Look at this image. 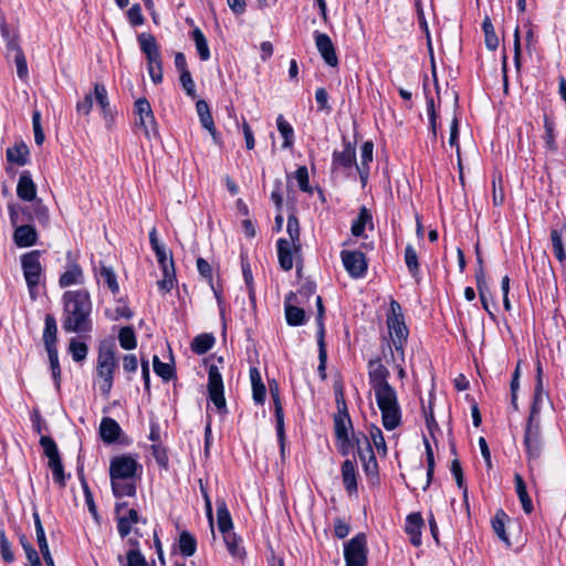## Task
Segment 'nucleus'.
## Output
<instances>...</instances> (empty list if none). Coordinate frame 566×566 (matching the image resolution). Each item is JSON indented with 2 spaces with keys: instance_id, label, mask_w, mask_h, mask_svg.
Instances as JSON below:
<instances>
[{
  "instance_id": "nucleus-1",
  "label": "nucleus",
  "mask_w": 566,
  "mask_h": 566,
  "mask_svg": "<svg viewBox=\"0 0 566 566\" xmlns=\"http://www.w3.org/2000/svg\"><path fill=\"white\" fill-rule=\"evenodd\" d=\"M62 327L65 333L90 334L93 329L91 295L86 289L70 290L62 295Z\"/></svg>"
},
{
  "instance_id": "nucleus-2",
  "label": "nucleus",
  "mask_w": 566,
  "mask_h": 566,
  "mask_svg": "<svg viewBox=\"0 0 566 566\" xmlns=\"http://www.w3.org/2000/svg\"><path fill=\"white\" fill-rule=\"evenodd\" d=\"M142 465L130 455L123 454L111 460L109 476L113 493L116 497L135 496L138 471Z\"/></svg>"
},
{
  "instance_id": "nucleus-3",
  "label": "nucleus",
  "mask_w": 566,
  "mask_h": 566,
  "mask_svg": "<svg viewBox=\"0 0 566 566\" xmlns=\"http://www.w3.org/2000/svg\"><path fill=\"white\" fill-rule=\"evenodd\" d=\"M116 368L115 344L113 342H103L99 345L96 359V381L105 398H108L111 394Z\"/></svg>"
},
{
  "instance_id": "nucleus-4",
  "label": "nucleus",
  "mask_w": 566,
  "mask_h": 566,
  "mask_svg": "<svg viewBox=\"0 0 566 566\" xmlns=\"http://www.w3.org/2000/svg\"><path fill=\"white\" fill-rule=\"evenodd\" d=\"M377 406L381 411L382 426L387 430L396 429L401 422V410L398 397L391 385L374 389Z\"/></svg>"
},
{
  "instance_id": "nucleus-5",
  "label": "nucleus",
  "mask_w": 566,
  "mask_h": 566,
  "mask_svg": "<svg viewBox=\"0 0 566 566\" xmlns=\"http://www.w3.org/2000/svg\"><path fill=\"white\" fill-rule=\"evenodd\" d=\"M386 323L390 336L388 347L390 346L392 348L394 354L405 353L409 331L405 324L401 307L395 300L390 302V313L387 315ZM386 352L389 353V349Z\"/></svg>"
},
{
  "instance_id": "nucleus-6",
  "label": "nucleus",
  "mask_w": 566,
  "mask_h": 566,
  "mask_svg": "<svg viewBox=\"0 0 566 566\" xmlns=\"http://www.w3.org/2000/svg\"><path fill=\"white\" fill-rule=\"evenodd\" d=\"M41 252L33 250L21 256V266L31 298L36 297V289L40 284L43 268L40 262Z\"/></svg>"
},
{
  "instance_id": "nucleus-7",
  "label": "nucleus",
  "mask_w": 566,
  "mask_h": 566,
  "mask_svg": "<svg viewBox=\"0 0 566 566\" xmlns=\"http://www.w3.org/2000/svg\"><path fill=\"white\" fill-rule=\"evenodd\" d=\"M524 443L527 450L530 460H537L542 453V439H541V424L537 416L536 407L534 406L528 417Z\"/></svg>"
},
{
  "instance_id": "nucleus-8",
  "label": "nucleus",
  "mask_w": 566,
  "mask_h": 566,
  "mask_svg": "<svg viewBox=\"0 0 566 566\" xmlns=\"http://www.w3.org/2000/svg\"><path fill=\"white\" fill-rule=\"evenodd\" d=\"M40 444L49 459L48 465L52 471L54 482L63 488L65 485V474L56 443L50 437L43 436L40 439Z\"/></svg>"
},
{
  "instance_id": "nucleus-9",
  "label": "nucleus",
  "mask_w": 566,
  "mask_h": 566,
  "mask_svg": "<svg viewBox=\"0 0 566 566\" xmlns=\"http://www.w3.org/2000/svg\"><path fill=\"white\" fill-rule=\"evenodd\" d=\"M346 566H367V541L364 534H357L345 544Z\"/></svg>"
},
{
  "instance_id": "nucleus-10",
  "label": "nucleus",
  "mask_w": 566,
  "mask_h": 566,
  "mask_svg": "<svg viewBox=\"0 0 566 566\" xmlns=\"http://www.w3.org/2000/svg\"><path fill=\"white\" fill-rule=\"evenodd\" d=\"M208 394L209 400L214 405L218 411L226 412L227 405L223 392V380L217 366H210L209 368Z\"/></svg>"
},
{
  "instance_id": "nucleus-11",
  "label": "nucleus",
  "mask_w": 566,
  "mask_h": 566,
  "mask_svg": "<svg viewBox=\"0 0 566 566\" xmlns=\"http://www.w3.org/2000/svg\"><path fill=\"white\" fill-rule=\"evenodd\" d=\"M135 113L138 116V125L143 128L147 138L158 135L157 123L149 102L146 98H138L135 102Z\"/></svg>"
},
{
  "instance_id": "nucleus-12",
  "label": "nucleus",
  "mask_w": 566,
  "mask_h": 566,
  "mask_svg": "<svg viewBox=\"0 0 566 566\" xmlns=\"http://www.w3.org/2000/svg\"><path fill=\"white\" fill-rule=\"evenodd\" d=\"M340 259L345 270L353 277H361L367 271V261L365 254L360 251L343 250Z\"/></svg>"
},
{
  "instance_id": "nucleus-13",
  "label": "nucleus",
  "mask_w": 566,
  "mask_h": 566,
  "mask_svg": "<svg viewBox=\"0 0 566 566\" xmlns=\"http://www.w3.org/2000/svg\"><path fill=\"white\" fill-rule=\"evenodd\" d=\"M117 530L122 538L126 537L133 530V525L138 523L139 516L135 509H127V504L119 502L115 506Z\"/></svg>"
},
{
  "instance_id": "nucleus-14",
  "label": "nucleus",
  "mask_w": 566,
  "mask_h": 566,
  "mask_svg": "<svg viewBox=\"0 0 566 566\" xmlns=\"http://www.w3.org/2000/svg\"><path fill=\"white\" fill-rule=\"evenodd\" d=\"M315 300H316V306H317L316 323H317V327H318V331H317V344H318V352H319L318 353V357H319L318 371H319L322 378H325L326 377L325 365H326V359H327V353H326L325 342H324L325 329H324V322H323L325 310H324L322 297L319 295H317Z\"/></svg>"
},
{
  "instance_id": "nucleus-15",
  "label": "nucleus",
  "mask_w": 566,
  "mask_h": 566,
  "mask_svg": "<svg viewBox=\"0 0 566 566\" xmlns=\"http://www.w3.org/2000/svg\"><path fill=\"white\" fill-rule=\"evenodd\" d=\"M315 44L325 63L332 67L337 66L338 59L331 38L325 33L315 32Z\"/></svg>"
},
{
  "instance_id": "nucleus-16",
  "label": "nucleus",
  "mask_w": 566,
  "mask_h": 566,
  "mask_svg": "<svg viewBox=\"0 0 566 566\" xmlns=\"http://www.w3.org/2000/svg\"><path fill=\"white\" fill-rule=\"evenodd\" d=\"M277 258L280 266L284 271H290L293 268V254L298 252L301 244H295L293 241H286L285 238L277 240Z\"/></svg>"
},
{
  "instance_id": "nucleus-17",
  "label": "nucleus",
  "mask_w": 566,
  "mask_h": 566,
  "mask_svg": "<svg viewBox=\"0 0 566 566\" xmlns=\"http://www.w3.org/2000/svg\"><path fill=\"white\" fill-rule=\"evenodd\" d=\"M270 392L274 402L275 419H276V432L281 444V451L284 452V413L283 407L280 400V390L275 381L270 384Z\"/></svg>"
},
{
  "instance_id": "nucleus-18",
  "label": "nucleus",
  "mask_w": 566,
  "mask_h": 566,
  "mask_svg": "<svg viewBox=\"0 0 566 566\" xmlns=\"http://www.w3.org/2000/svg\"><path fill=\"white\" fill-rule=\"evenodd\" d=\"M368 377L373 389L390 385L388 382L389 371L379 359H374L369 361Z\"/></svg>"
},
{
  "instance_id": "nucleus-19",
  "label": "nucleus",
  "mask_w": 566,
  "mask_h": 566,
  "mask_svg": "<svg viewBox=\"0 0 566 566\" xmlns=\"http://www.w3.org/2000/svg\"><path fill=\"white\" fill-rule=\"evenodd\" d=\"M196 109H197V114H198V117L200 119L202 127L206 128L210 133L213 142L216 144H219L220 143L219 134L216 130L214 122H213L208 103L203 99L198 101L196 104Z\"/></svg>"
},
{
  "instance_id": "nucleus-20",
  "label": "nucleus",
  "mask_w": 566,
  "mask_h": 566,
  "mask_svg": "<svg viewBox=\"0 0 566 566\" xmlns=\"http://www.w3.org/2000/svg\"><path fill=\"white\" fill-rule=\"evenodd\" d=\"M93 99L97 103L101 113L107 124L113 120V113L109 105L108 94L103 84L96 83L94 85Z\"/></svg>"
},
{
  "instance_id": "nucleus-21",
  "label": "nucleus",
  "mask_w": 566,
  "mask_h": 566,
  "mask_svg": "<svg viewBox=\"0 0 566 566\" xmlns=\"http://www.w3.org/2000/svg\"><path fill=\"white\" fill-rule=\"evenodd\" d=\"M423 526V520L420 513H412L407 516L406 520V533L410 537V542L413 546L418 547L421 545V528Z\"/></svg>"
},
{
  "instance_id": "nucleus-22",
  "label": "nucleus",
  "mask_w": 566,
  "mask_h": 566,
  "mask_svg": "<svg viewBox=\"0 0 566 566\" xmlns=\"http://www.w3.org/2000/svg\"><path fill=\"white\" fill-rule=\"evenodd\" d=\"M334 427L336 438L343 442H347L348 429L352 427V421L347 413L345 402H343V409L339 408L337 415L334 417Z\"/></svg>"
},
{
  "instance_id": "nucleus-23",
  "label": "nucleus",
  "mask_w": 566,
  "mask_h": 566,
  "mask_svg": "<svg viewBox=\"0 0 566 566\" xmlns=\"http://www.w3.org/2000/svg\"><path fill=\"white\" fill-rule=\"evenodd\" d=\"M365 448L358 444V454L360 460L363 461L364 470L368 475H375L378 471V464L370 446V441L364 437Z\"/></svg>"
},
{
  "instance_id": "nucleus-24",
  "label": "nucleus",
  "mask_w": 566,
  "mask_h": 566,
  "mask_svg": "<svg viewBox=\"0 0 566 566\" xmlns=\"http://www.w3.org/2000/svg\"><path fill=\"white\" fill-rule=\"evenodd\" d=\"M38 234L35 229L29 224H22L15 228L13 240L19 248H27L35 244Z\"/></svg>"
},
{
  "instance_id": "nucleus-25",
  "label": "nucleus",
  "mask_w": 566,
  "mask_h": 566,
  "mask_svg": "<svg viewBox=\"0 0 566 566\" xmlns=\"http://www.w3.org/2000/svg\"><path fill=\"white\" fill-rule=\"evenodd\" d=\"M84 282V273L78 264L70 265L59 279V285L62 289L69 287L71 285H83Z\"/></svg>"
},
{
  "instance_id": "nucleus-26",
  "label": "nucleus",
  "mask_w": 566,
  "mask_h": 566,
  "mask_svg": "<svg viewBox=\"0 0 566 566\" xmlns=\"http://www.w3.org/2000/svg\"><path fill=\"white\" fill-rule=\"evenodd\" d=\"M17 195L20 199L25 201H31L35 198L36 189L35 185L28 171H23L20 175L18 186H17Z\"/></svg>"
},
{
  "instance_id": "nucleus-27",
  "label": "nucleus",
  "mask_w": 566,
  "mask_h": 566,
  "mask_svg": "<svg viewBox=\"0 0 566 566\" xmlns=\"http://www.w3.org/2000/svg\"><path fill=\"white\" fill-rule=\"evenodd\" d=\"M553 251L558 261L566 264V229L551 231Z\"/></svg>"
},
{
  "instance_id": "nucleus-28",
  "label": "nucleus",
  "mask_w": 566,
  "mask_h": 566,
  "mask_svg": "<svg viewBox=\"0 0 566 566\" xmlns=\"http://www.w3.org/2000/svg\"><path fill=\"white\" fill-rule=\"evenodd\" d=\"M373 143L365 142L361 146L360 164L356 165L363 185H365L368 179L369 164L373 160Z\"/></svg>"
},
{
  "instance_id": "nucleus-29",
  "label": "nucleus",
  "mask_w": 566,
  "mask_h": 566,
  "mask_svg": "<svg viewBox=\"0 0 566 566\" xmlns=\"http://www.w3.org/2000/svg\"><path fill=\"white\" fill-rule=\"evenodd\" d=\"M295 297L296 296L291 293L285 301V317L287 324L291 326L302 325L305 321L304 310L291 303Z\"/></svg>"
},
{
  "instance_id": "nucleus-30",
  "label": "nucleus",
  "mask_w": 566,
  "mask_h": 566,
  "mask_svg": "<svg viewBox=\"0 0 566 566\" xmlns=\"http://www.w3.org/2000/svg\"><path fill=\"white\" fill-rule=\"evenodd\" d=\"M356 160V150L349 143H347L342 151H334L333 167L334 168H350Z\"/></svg>"
},
{
  "instance_id": "nucleus-31",
  "label": "nucleus",
  "mask_w": 566,
  "mask_h": 566,
  "mask_svg": "<svg viewBox=\"0 0 566 566\" xmlns=\"http://www.w3.org/2000/svg\"><path fill=\"white\" fill-rule=\"evenodd\" d=\"M342 478L345 490L352 494L357 492L356 465L352 460H345L342 464Z\"/></svg>"
},
{
  "instance_id": "nucleus-32",
  "label": "nucleus",
  "mask_w": 566,
  "mask_h": 566,
  "mask_svg": "<svg viewBox=\"0 0 566 566\" xmlns=\"http://www.w3.org/2000/svg\"><path fill=\"white\" fill-rule=\"evenodd\" d=\"M57 324L54 316L48 314L44 319L43 343L45 349L56 348Z\"/></svg>"
},
{
  "instance_id": "nucleus-33",
  "label": "nucleus",
  "mask_w": 566,
  "mask_h": 566,
  "mask_svg": "<svg viewBox=\"0 0 566 566\" xmlns=\"http://www.w3.org/2000/svg\"><path fill=\"white\" fill-rule=\"evenodd\" d=\"M120 432L119 424L112 418H103L99 426V434L103 441L105 442H114L117 440Z\"/></svg>"
},
{
  "instance_id": "nucleus-34",
  "label": "nucleus",
  "mask_w": 566,
  "mask_h": 566,
  "mask_svg": "<svg viewBox=\"0 0 566 566\" xmlns=\"http://www.w3.org/2000/svg\"><path fill=\"white\" fill-rule=\"evenodd\" d=\"M250 379L252 385V397L255 403L262 405L265 400V386L262 382V378L258 368L252 367L250 369Z\"/></svg>"
},
{
  "instance_id": "nucleus-35",
  "label": "nucleus",
  "mask_w": 566,
  "mask_h": 566,
  "mask_svg": "<svg viewBox=\"0 0 566 566\" xmlns=\"http://www.w3.org/2000/svg\"><path fill=\"white\" fill-rule=\"evenodd\" d=\"M217 523H218V528L222 533V535H224L226 533L228 534V533L232 532L233 523H232L231 515L228 511V507H227L224 501L218 502Z\"/></svg>"
},
{
  "instance_id": "nucleus-36",
  "label": "nucleus",
  "mask_w": 566,
  "mask_h": 566,
  "mask_svg": "<svg viewBox=\"0 0 566 566\" xmlns=\"http://www.w3.org/2000/svg\"><path fill=\"white\" fill-rule=\"evenodd\" d=\"M8 48L12 51H14V62L17 66V74L21 80L28 78V65L25 56L21 50V48L18 45V43L14 40H10L8 42Z\"/></svg>"
},
{
  "instance_id": "nucleus-37",
  "label": "nucleus",
  "mask_w": 566,
  "mask_h": 566,
  "mask_svg": "<svg viewBox=\"0 0 566 566\" xmlns=\"http://www.w3.org/2000/svg\"><path fill=\"white\" fill-rule=\"evenodd\" d=\"M514 482H515V490H516L518 500L522 504V507L525 513L530 514L533 511V503H532L531 497L527 494L526 484H525L523 478L518 473H516L514 475Z\"/></svg>"
},
{
  "instance_id": "nucleus-38",
  "label": "nucleus",
  "mask_w": 566,
  "mask_h": 566,
  "mask_svg": "<svg viewBox=\"0 0 566 566\" xmlns=\"http://www.w3.org/2000/svg\"><path fill=\"white\" fill-rule=\"evenodd\" d=\"M368 223L369 224L373 223L371 213L368 211V209L366 207H361L359 209L358 217L352 223V228H350L352 234L355 237L363 235L365 228Z\"/></svg>"
},
{
  "instance_id": "nucleus-39",
  "label": "nucleus",
  "mask_w": 566,
  "mask_h": 566,
  "mask_svg": "<svg viewBox=\"0 0 566 566\" xmlns=\"http://www.w3.org/2000/svg\"><path fill=\"white\" fill-rule=\"evenodd\" d=\"M384 358L388 365H391L395 369H397L398 377L403 379L406 377L405 370V353L394 354L392 348L389 346V353L384 349Z\"/></svg>"
},
{
  "instance_id": "nucleus-40",
  "label": "nucleus",
  "mask_w": 566,
  "mask_h": 566,
  "mask_svg": "<svg viewBox=\"0 0 566 566\" xmlns=\"http://www.w3.org/2000/svg\"><path fill=\"white\" fill-rule=\"evenodd\" d=\"M29 149L24 144H18L7 149V159L10 163L23 166L27 164Z\"/></svg>"
},
{
  "instance_id": "nucleus-41",
  "label": "nucleus",
  "mask_w": 566,
  "mask_h": 566,
  "mask_svg": "<svg viewBox=\"0 0 566 566\" xmlns=\"http://www.w3.org/2000/svg\"><path fill=\"white\" fill-rule=\"evenodd\" d=\"M163 270V279L158 281V286L164 292H169L175 284V269L172 261L160 264Z\"/></svg>"
},
{
  "instance_id": "nucleus-42",
  "label": "nucleus",
  "mask_w": 566,
  "mask_h": 566,
  "mask_svg": "<svg viewBox=\"0 0 566 566\" xmlns=\"http://www.w3.org/2000/svg\"><path fill=\"white\" fill-rule=\"evenodd\" d=\"M223 541L227 546L229 554L235 558H242L244 555V549L241 546V538L237 536L235 533L230 532L223 535Z\"/></svg>"
},
{
  "instance_id": "nucleus-43",
  "label": "nucleus",
  "mask_w": 566,
  "mask_h": 566,
  "mask_svg": "<svg viewBox=\"0 0 566 566\" xmlns=\"http://www.w3.org/2000/svg\"><path fill=\"white\" fill-rule=\"evenodd\" d=\"M213 344L214 337L211 334H201L193 338L191 349L198 355H203L212 348Z\"/></svg>"
},
{
  "instance_id": "nucleus-44",
  "label": "nucleus",
  "mask_w": 566,
  "mask_h": 566,
  "mask_svg": "<svg viewBox=\"0 0 566 566\" xmlns=\"http://www.w3.org/2000/svg\"><path fill=\"white\" fill-rule=\"evenodd\" d=\"M276 126H277L280 134L284 138L283 147L284 148L292 147L293 139H294V129L291 126V124L284 118L283 115L277 116Z\"/></svg>"
},
{
  "instance_id": "nucleus-45",
  "label": "nucleus",
  "mask_w": 566,
  "mask_h": 566,
  "mask_svg": "<svg viewBox=\"0 0 566 566\" xmlns=\"http://www.w3.org/2000/svg\"><path fill=\"white\" fill-rule=\"evenodd\" d=\"M544 129L545 134L543 138L545 142V147L547 150L555 154L557 151V144L555 140V124L548 116L544 117Z\"/></svg>"
},
{
  "instance_id": "nucleus-46",
  "label": "nucleus",
  "mask_w": 566,
  "mask_h": 566,
  "mask_svg": "<svg viewBox=\"0 0 566 566\" xmlns=\"http://www.w3.org/2000/svg\"><path fill=\"white\" fill-rule=\"evenodd\" d=\"M405 262L412 277L418 280L420 272L418 254L416 249L411 244H407L405 249Z\"/></svg>"
},
{
  "instance_id": "nucleus-47",
  "label": "nucleus",
  "mask_w": 566,
  "mask_h": 566,
  "mask_svg": "<svg viewBox=\"0 0 566 566\" xmlns=\"http://www.w3.org/2000/svg\"><path fill=\"white\" fill-rule=\"evenodd\" d=\"M192 39L196 43V49L198 51L200 59L202 61H208L210 59V50L208 46L207 39L199 28H196L192 31Z\"/></svg>"
},
{
  "instance_id": "nucleus-48",
  "label": "nucleus",
  "mask_w": 566,
  "mask_h": 566,
  "mask_svg": "<svg viewBox=\"0 0 566 566\" xmlns=\"http://www.w3.org/2000/svg\"><path fill=\"white\" fill-rule=\"evenodd\" d=\"M179 549L184 556H192L197 549L196 538L188 532H182L179 537Z\"/></svg>"
},
{
  "instance_id": "nucleus-49",
  "label": "nucleus",
  "mask_w": 566,
  "mask_h": 566,
  "mask_svg": "<svg viewBox=\"0 0 566 566\" xmlns=\"http://www.w3.org/2000/svg\"><path fill=\"white\" fill-rule=\"evenodd\" d=\"M118 342L122 348L126 350L134 349L137 345V340L133 327H122L118 334Z\"/></svg>"
},
{
  "instance_id": "nucleus-50",
  "label": "nucleus",
  "mask_w": 566,
  "mask_h": 566,
  "mask_svg": "<svg viewBox=\"0 0 566 566\" xmlns=\"http://www.w3.org/2000/svg\"><path fill=\"white\" fill-rule=\"evenodd\" d=\"M69 353L71 354L74 361H83L88 353V347L85 343L71 338L69 344Z\"/></svg>"
},
{
  "instance_id": "nucleus-51",
  "label": "nucleus",
  "mask_w": 566,
  "mask_h": 566,
  "mask_svg": "<svg viewBox=\"0 0 566 566\" xmlns=\"http://www.w3.org/2000/svg\"><path fill=\"white\" fill-rule=\"evenodd\" d=\"M99 279L112 291V293L116 294L119 291L116 274L111 266L102 264L99 271Z\"/></svg>"
},
{
  "instance_id": "nucleus-52",
  "label": "nucleus",
  "mask_w": 566,
  "mask_h": 566,
  "mask_svg": "<svg viewBox=\"0 0 566 566\" xmlns=\"http://www.w3.org/2000/svg\"><path fill=\"white\" fill-rule=\"evenodd\" d=\"M149 240H150L151 248L156 253V258H157V261L159 264H163V263L167 264V262L172 261V259L167 255L165 247L159 243V241L157 239L156 229H153L150 231Z\"/></svg>"
},
{
  "instance_id": "nucleus-53",
  "label": "nucleus",
  "mask_w": 566,
  "mask_h": 566,
  "mask_svg": "<svg viewBox=\"0 0 566 566\" xmlns=\"http://www.w3.org/2000/svg\"><path fill=\"white\" fill-rule=\"evenodd\" d=\"M369 437H370L373 444L377 449V451L379 453L386 455L387 446H386V441H385L382 431L377 426L373 424L369 428Z\"/></svg>"
},
{
  "instance_id": "nucleus-54",
  "label": "nucleus",
  "mask_w": 566,
  "mask_h": 566,
  "mask_svg": "<svg viewBox=\"0 0 566 566\" xmlns=\"http://www.w3.org/2000/svg\"><path fill=\"white\" fill-rule=\"evenodd\" d=\"M138 43L142 52L146 55L159 50L156 39L150 33H140L138 35Z\"/></svg>"
},
{
  "instance_id": "nucleus-55",
  "label": "nucleus",
  "mask_w": 566,
  "mask_h": 566,
  "mask_svg": "<svg viewBox=\"0 0 566 566\" xmlns=\"http://www.w3.org/2000/svg\"><path fill=\"white\" fill-rule=\"evenodd\" d=\"M154 371L165 381H169L174 377V368L167 363L160 361L158 356L153 358Z\"/></svg>"
},
{
  "instance_id": "nucleus-56",
  "label": "nucleus",
  "mask_w": 566,
  "mask_h": 566,
  "mask_svg": "<svg viewBox=\"0 0 566 566\" xmlns=\"http://www.w3.org/2000/svg\"><path fill=\"white\" fill-rule=\"evenodd\" d=\"M482 28L484 31L485 44H486L488 49L495 50L499 45V39L494 32L492 22L489 18L484 19V21L482 23Z\"/></svg>"
},
{
  "instance_id": "nucleus-57",
  "label": "nucleus",
  "mask_w": 566,
  "mask_h": 566,
  "mask_svg": "<svg viewBox=\"0 0 566 566\" xmlns=\"http://www.w3.org/2000/svg\"><path fill=\"white\" fill-rule=\"evenodd\" d=\"M33 518H34L35 534H36V541H38L40 552H41V554L50 552L49 544H48L45 533H44V528L42 526L39 514L34 513Z\"/></svg>"
},
{
  "instance_id": "nucleus-58",
  "label": "nucleus",
  "mask_w": 566,
  "mask_h": 566,
  "mask_svg": "<svg viewBox=\"0 0 566 566\" xmlns=\"http://www.w3.org/2000/svg\"><path fill=\"white\" fill-rule=\"evenodd\" d=\"M286 233L289 238H285L286 241H293L295 244H301L300 242V223L297 218L294 214L289 216L287 224H286Z\"/></svg>"
},
{
  "instance_id": "nucleus-59",
  "label": "nucleus",
  "mask_w": 566,
  "mask_h": 566,
  "mask_svg": "<svg viewBox=\"0 0 566 566\" xmlns=\"http://www.w3.org/2000/svg\"><path fill=\"white\" fill-rule=\"evenodd\" d=\"M46 352L50 360V367L52 370L53 379L55 381L56 387H59L61 380V367L59 363L57 348L46 349Z\"/></svg>"
},
{
  "instance_id": "nucleus-60",
  "label": "nucleus",
  "mask_w": 566,
  "mask_h": 566,
  "mask_svg": "<svg viewBox=\"0 0 566 566\" xmlns=\"http://www.w3.org/2000/svg\"><path fill=\"white\" fill-rule=\"evenodd\" d=\"M106 315L112 321H118L120 318L129 319L133 316V312L126 304L119 302L113 311L107 310Z\"/></svg>"
},
{
  "instance_id": "nucleus-61",
  "label": "nucleus",
  "mask_w": 566,
  "mask_h": 566,
  "mask_svg": "<svg viewBox=\"0 0 566 566\" xmlns=\"http://www.w3.org/2000/svg\"><path fill=\"white\" fill-rule=\"evenodd\" d=\"M0 554L7 563H12L14 560V554L4 531H0Z\"/></svg>"
},
{
  "instance_id": "nucleus-62",
  "label": "nucleus",
  "mask_w": 566,
  "mask_h": 566,
  "mask_svg": "<svg viewBox=\"0 0 566 566\" xmlns=\"http://www.w3.org/2000/svg\"><path fill=\"white\" fill-rule=\"evenodd\" d=\"M504 512L500 511L496 513L495 517L492 521V527L496 535L505 543L509 542V538L505 533V525H504Z\"/></svg>"
},
{
  "instance_id": "nucleus-63",
  "label": "nucleus",
  "mask_w": 566,
  "mask_h": 566,
  "mask_svg": "<svg viewBox=\"0 0 566 566\" xmlns=\"http://www.w3.org/2000/svg\"><path fill=\"white\" fill-rule=\"evenodd\" d=\"M180 83L188 96L196 97V85L190 72L180 73Z\"/></svg>"
},
{
  "instance_id": "nucleus-64",
  "label": "nucleus",
  "mask_w": 566,
  "mask_h": 566,
  "mask_svg": "<svg viewBox=\"0 0 566 566\" xmlns=\"http://www.w3.org/2000/svg\"><path fill=\"white\" fill-rule=\"evenodd\" d=\"M295 178L297 180L298 187L304 192H311V187L308 184V171L305 166H301L297 168L295 172Z\"/></svg>"
}]
</instances>
